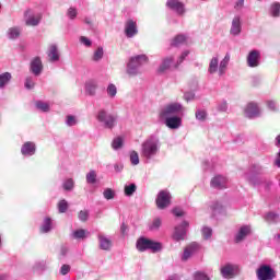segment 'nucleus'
Returning <instances> with one entry per match:
<instances>
[{
	"instance_id": "nucleus-64",
	"label": "nucleus",
	"mask_w": 280,
	"mask_h": 280,
	"mask_svg": "<svg viewBox=\"0 0 280 280\" xmlns=\"http://www.w3.org/2000/svg\"><path fill=\"white\" fill-rule=\"evenodd\" d=\"M244 8V0H237L234 4V10L240 11Z\"/></svg>"
},
{
	"instance_id": "nucleus-62",
	"label": "nucleus",
	"mask_w": 280,
	"mask_h": 280,
	"mask_svg": "<svg viewBox=\"0 0 280 280\" xmlns=\"http://www.w3.org/2000/svg\"><path fill=\"white\" fill-rule=\"evenodd\" d=\"M194 97H196V94L194 92H186L184 94V100L186 102H191V100H194Z\"/></svg>"
},
{
	"instance_id": "nucleus-24",
	"label": "nucleus",
	"mask_w": 280,
	"mask_h": 280,
	"mask_svg": "<svg viewBox=\"0 0 280 280\" xmlns=\"http://www.w3.org/2000/svg\"><path fill=\"white\" fill-rule=\"evenodd\" d=\"M85 93L92 97L97 93V82L94 79H90L85 82Z\"/></svg>"
},
{
	"instance_id": "nucleus-10",
	"label": "nucleus",
	"mask_w": 280,
	"mask_h": 280,
	"mask_svg": "<svg viewBox=\"0 0 280 280\" xmlns=\"http://www.w3.org/2000/svg\"><path fill=\"white\" fill-rule=\"evenodd\" d=\"M245 116L248 119H257V117L261 116V110H259V106L257 105V103H248L245 107Z\"/></svg>"
},
{
	"instance_id": "nucleus-28",
	"label": "nucleus",
	"mask_w": 280,
	"mask_h": 280,
	"mask_svg": "<svg viewBox=\"0 0 280 280\" xmlns=\"http://www.w3.org/2000/svg\"><path fill=\"white\" fill-rule=\"evenodd\" d=\"M208 72L213 75V73H220V60L218 57H213L210 60Z\"/></svg>"
},
{
	"instance_id": "nucleus-5",
	"label": "nucleus",
	"mask_w": 280,
	"mask_h": 280,
	"mask_svg": "<svg viewBox=\"0 0 280 280\" xmlns=\"http://www.w3.org/2000/svg\"><path fill=\"white\" fill-rule=\"evenodd\" d=\"M148 62V56L138 55L136 57H131L129 62L127 63V73L128 75H138L139 69L143 67Z\"/></svg>"
},
{
	"instance_id": "nucleus-16",
	"label": "nucleus",
	"mask_w": 280,
	"mask_h": 280,
	"mask_svg": "<svg viewBox=\"0 0 280 280\" xmlns=\"http://www.w3.org/2000/svg\"><path fill=\"white\" fill-rule=\"evenodd\" d=\"M228 184L229 179L222 175L214 176L210 182V185L213 189H226Z\"/></svg>"
},
{
	"instance_id": "nucleus-11",
	"label": "nucleus",
	"mask_w": 280,
	"mask_h": 280,
	"mask_svg": "<svg viewBox=\"0 0 280 280\" xmlns=\"http://www.w3.org/2000/svg\"><path fill=\"white\" fill-rule=\"evenodd\" d=\"M164 119L165 126L167 128H171V130H176L183 126V119L178 116H166V117H160Z\"/></svg>"
},
{
	"instance_id": "nucleus-38",
	"label": "nucleus",
	"mask_w": 280,
	"mask_h": 280,
	"mask_svg": "<svg viewBox=\"0 0 280 280\" xmlns=\"http://www.w3.org/2000/svg\"><path fill=\"white\" fill-rule=\"evenodd\" d=\"M86 183L89 185H95L97 183V173L95 171H90L86 174Z\"/></svg>"
},
{
	"instance_id": "nucleus-44",
	"label": "nucleus",
	"mask_w": 280,
	"mask_h": 280,
	"mask_svg": "<svg viewBox=\"0 0 280 280\" xmlns=\"http://www.w3.org/2000/svg\"><path fill=\"white\" fill-rule=\"evenodd\" d=\"M68 209H69V202H67V200L62 199L58 202L59 213H67Z\"/></svg>"
},
{
	"instance_id": "nucleus-25",
	"label": "nucleus",
	"mask_w": 280,
	"mask_h": 280,
	"mask_svg": "<svg viewBox=\"0 0 280 280\" xmlns=\"http://www.w3.org/2000/svg\"><path fill=\"white\" fill-rule=\"evenodd\" d=\"M42 19L43 15L40 13L32 14L26 18L25 24L31 27H36V25H39Z\"/></svg>"
},
{
	"instance_id": "nucleus-19",
	"label": "nucleus",
	"mask_w": 280,
	"mask_h": 280,
	"mask_svg": "<svg viewBox=\"0 0 280 280\" xmlns=\"http://www.w3.org/2000/svg\"><path fill=\"white\" fill-rule=\"evenodd\" d=\"M125 34L127 38H133L139 34V30L137 28V22L132 20H128L125 24Z\"/></svg>"
},
{
	"instance_id": "nucleus-7",
	"label": "nucleus",
	"mask_w": 280,
	"mask_h": 280,
	"mask_svg": "<svg viewBox=\"0 0 280 280\" xmlns=\"http://www.w3.org/2000/svg\"><path fill=\"white\" fill-rule=\"evenodd\" d=\"M158 209H167L172 205V194L167 190H161L155 199Z\"/></svg>"
},
{
	"instance_id": "nucleus-31",
	"label": "nucleus",
	"mask_w": 280,
	"mask_h": 280,
	"mask_svg": "<svg viewBox=\"0 0 280 280\" xmlns=\"http://www.w3.org/2000/svg\"><path fill=\"white\" fill-rule=\"evenodd\" d=\"M19 36H21V27H19V26L10 27L7 32V37L10 40H16V38H19Z\"/></svg>"
},
{
	"instance_id": "nucleus-57",
	"label": "nucleus",
	"mask_w": 280,
	"mask_h": 280,
	"mask_svg": "<svg viewBox=\"0 0 280 280\" xmlns=\"http://www.w3.org/2000/svg\"><path fill=\"white\" fill-rule=\"evenodd\" d=\"M68 18L73 21V19H75V16H78V9L73 8V7H70L68 9Z\"/></svg>"
},
{
	"instance_id": "nucleus-54",
	"label": "nucleus",
	"mask_w": 280,
	"mask_h": 280,
	"mask_svg": "<svg viewBox=\"0 0 280 280\" xmlns=\"http://www.w3.org/2000/svg\"><path fill=\"white\" fill-rule=\"evenodd\" d=\"M267 107L269 108V110H272L273 113H277V110H279V107L277 106V102L276 101H267L266 102Z\"/></svg>"
},
{
	"instance_id": "nucleus-23",
	"label": "nucleus",
	"mask_w": 280,
	"mask_h": 280,
	"mask_svg": "<svg viewBox=\"0 0 280 280\" xmlns=\"http://www.w3.org/2000/svg\"><path fill=\"white\" fill-rule=\"evenodd\" d=\"M97 238L101 250H110L113 246V241H110V238H108L104 234H98Z\"/></svg>"
},
{
	"instance_id": "nucleus-52",
	"label": "nucleus",
	"mask_w": 280,
	"mask_h": 280,
	"mask_svg": "<svg viewBox=\"0 0 280 280\" xmlns=\"http://www.w3.org/2000/svg\"><path fill=\"white\" fill-rule=\"evenodd\" d=\"M130 163L131 165H139V153L137 151L130 152Z\"/></svg>"
},
{
	"instance_id": "nucleus-42",
	"label": "nucleus",
	"mask_w": 280,
	"mask_h": 280,
	"mask_svg": "<svg viewBox=\"0 0 280 280\" xmlns=\"http://www.w3.org/2000/svg\"><path fill=\"white\" fill-rule=\"evenodd\" d=\"M24 86L25 89H27V91H32V89L36 86V81L34 80V77H26Z\"/></svg>"
},
{
	"instance_id": "nucleus-27",
	"label": "nucleus",
	"mask_w": 280,
	"mask_h": 280,
	"mask_svg": "<svg viewBox=\"0 0 280 280\" xmlns=\"http://www.w3.org/2000/svg\"><path fill=\"white\" fill-rule=\"evenodd\" d=\"M229 62H231V55L228 52L223 60L219 65V75L222 77L226 73V68L229 67Z\"/></svg>"
},
{
	"instance_id": "nucleus-45",
	"label": "nucleus",
	"mask_w": 280,
	"mask_h": 280,
	"mask_svg": "<svg viewBox=\"0 0 280 280\" xmlns=\"http://www.w3.org/2000/svg\"><path fill=\"white\" fill-rule=\"evenodd\" d=\"M270 13L273 16H280V3L273 2L270 7Z\"/></svg>"
},
{
	"instance_id": "nucleus-48",
	"label": "nucleus",
	"mask_w": 280,
	"mask_h": 280,
	"mask_svg": "<svg viewBox=\"0 0 280 280\" xmlns=\"http://www.w3.org/2000/svg\"><path fill=\"white\" fill-rule=\"evenodd\" d=\"M72 237L74 240H84V237H86V231L84 230H75L73 233H72Z\"/></svg>"
},
{
	"instance_id": "nucleus-30",
	"label": "nucleus",
	"mask_w": 280,
	"mask_h": 280,
	"mask_svg": "<svg viewBox=\"0 0 280 280\" xmlns=\"http://www.w3.org/2000/svg\"><path fill=\"white\" fill-rule=\"evenodd\" d=\"M209 207L214 215L226 211V208L220 201H211Z\"/></svg>"
},
{
	"instance_id": "nucleus-40",
	"label": "nucleus",
	"mask_w": 280,
	"mask_h": 280,
	"mask_svg": "<svg viewBox=\"0 0 280 280\" xmlns=\"http://www.w3.org/2000/svg\"><path fill=\"white\" fill-rule=\"evenodd\" d=\"M47 268V264L45 262V260H42V261H37L34 264L33 266V271L35 272H43L44 270H46Z\"/></svg>"
},
{
	"instance_id": "nucleus-17",
	"label": "nucleus",
	"mask_w": 280,
	"mask_h": 280,
	"mask_svg": "<svg viewBox=\"0 0 280 280\" xmlns=\"http://www.w3.org/2000/svg\"><path fill=\"white\" fill-rule=\"evenodd\" d=\"M22 156H34L36 154V143L33 141L24 142L21 147Z\"/></svg>"
},
{
	"instance_id": "nucleus-34",
	"label": "nucleus",
	"mask_w": 280,
	"mask_h": 280,
	"mask_svg": "<svg viewBox=\"0 0 280 280\" xmlns=\"http://www.w3.org/2000/svg\"><path fill=\"white\" fill-rule=\"evenodd\" d=\"M187 40V35L179 34L176 35L175 38L172 40L171 45L172 47H180Z\"/></svg>"
},
{
	"instance_id": "nucleus-21",
	"label": "nucleus",
	"mask_w": 280,
	"mask_h": 280,
	"mask_svg": "<svg viewBox=\"0 0 280 280\" xmlns=\"http://www.w3.org/2000/svg\"><path fill=\"white\" fill-rule=\"evenodd\" d=\"M47 56L49 62H58V60H60V52L58 51V46L56 44H51L48 47Z\"/></svg>"
},
{
	"instance_id": "nucleus-33",
	"label": "nucleus",
	"mask_w": 280,
	"mask_h": 280,
	"mask_svg": "<svg viewBox=\"0 0 280 280\" xmlns=\"http://www.w3.org/2000/svg\"><path fill=\"white\" fill-rule=\"evenodd\" d=\"M12 80V73L4 72L0 74V89H5L8 84H10V81Z\"/></svg>"
},
{
	"instance_id": "nucleus-12",
	"label": "nucleus",
	"mask_w": 280,
	"mask_h": 280,
	"mask_svg": "<svg viewBox=\"0 0 280 280\" xmlns=\"http://www.w3.org/2000/svg\"><path fill=\"white\" fill-rule=\"evenodd\" d=\"M261 60V52L259 50L254 49L249 51L247 55V66L252 69H255V67H259Z\"/></svg>"
},
{
	"instance_id": "nucleus-14",
	"label": "nucleus",
	"mask_w": 280,
	"mask_h": 280,
	"mask_svg": "<svg viewBox=\"0 0 280 280\" xmlns=\"http://www.w3.org/2000/svg\"><path fill=\"white\" fill-rule=\"evenodd\" d=\"M30 71L36 78L43 73V60L40 57H35L31 60Z\"/></svg>"
},
{
	"instance_id": "nucleus-1",
	"label": "nucleus",
	"mask_w": 280,
	"mask_h": 280,
	"mask_svg": "<svg viewBox=\"0 0 280 280\" xmlns=\"http://www.w3.org/2000/svg\"><path fill=\"white\" fill-rule=\"evenodd\" d=\"M159 152H161V140L158 136L152 135L142 142L140 154L145 163H152L154 158L159 156Z\"/></svg>"
},
{
	"instance_id": "nucleus-58",
	"label": "nucleus",
	"mask_w": 280,
	"mask_h": 280,
	"mask_svg": "<svg viewBox=\"0 0 280 280\" xmlns=\"http://www.w3.org/2000/svg\"><path fill=\"white\" fill-rule=\"evenodd\" d=\"M59 272L62 277L67 276L68 272H71V266L67 264L62 265Z\"/></svg>"
},
{
	"instance_id": "nucleus-20",
	"label": "nucleus",
	"mask_w": 280,
	"mask_h": 280,
	"mask_svg": "<svg viewBox=\"0 0 280 280\" xmlns=\"http://www.w3.org/2000/svg\"><path fill=\"white\" fill-rule=\"evenodd\" d=\"M248 235H250V225L241 226L238 232L235 235L236 244H240V242H244V240H246Z\"/></svg>"
},
{
	"instance_id": "nucleus-37",
	"label": "nucleus",
	"mask_w": 280,
	"mask_h": 280,
	"mask_svg": "<svg viewBox=\"0 0 280 280\" xmlns=\"http://www.w3.org/2000/svg\"><path fill=\"white\" fill-rule=\"evenodd\" d=\"M36 109L42 110V113H49V103L43 102V101H37L35 103Z\"/></svg>"
},
{
	"instance_id": "nucleus-8",
	"label": "nucleus",
	"mask_w": 280,
	"mask_h": 280,
	"mask_svg": "<svg viewBox=\"0 0 280 280\" xmlns=\"http://www.w3.org/2000/svg\"><path fill=\"white\" fill-rule=\"evenodd\" d=\"M180 110H183L180 103H171L161 109L160 117H172V115H176V113H180Z\"/></svg>"
},
{
	"instance_id": "nucleus-35",
	"label": "nucleus",
	"mask_w": 280,
	"mask_h": 280,
	"mask_svg": "<svg viewBox=\"0 0 280 280\" xmlns=\"http://www.w3.org/2000/svg\"><path fill=\"white\" fill-rule=\"evenodd\" d=\"M102 58H104V48L103 47H98L92 55L91 60L93 62H100V60H102Z\"/></svg>"
},
{
	"instance_id": "nucleus-2",
	"label": "nucleus",
	"mask_w": 280,
	"mask_h": 280,
	"mask_svg": "<svg viewBox=\"0 0 280 280\" xmlns=\"http://www.w3.org/2000/svg\"><path fill=\"white\" fill-rule=\"evenodd\" d=\"M264 168L259 165H253L247 173H245V179L253 187H259V185L264 184L265 189H270L272 187V182L266 180L261 177Z\"/></svg>"
},
{
	"instance_id": "nucleus-56",
	"label": "nucleus",
	"mask_w": 280,
	"mask_h": 280,
	"mask_svg": "<svg viewBox=\"0 0 280 280\" xmlns=\"http://www.w3.org/2000/svg\"><path fill=\"white\" fill-rule=\"evenodd\" d=\"M79 42L81 43V45H84V47H91L93 45V42L86 36H81L79 38Z\"/></svg>"
},
{
	"instance_id": "nucleus-63",
	"label": "nucleus",
	"mask_w": 280,
	"mask_h": 280,
	"mask_svg": "<svg viewBox=\"0 0 280 280\" xmlns=\"http://www.w3.org/2000/svg\"><path fill=\"white\" fill-rule=\"evenodd\" d=\"M173 214H175L176 218H183L185 215V212L180 208L173 209Z\"/></svg>"
},
{
	"instance_id": "nucleus-32",
	"label": "nucleus",
	"mask_w": 280,
	"mask_h": 280,
	"mask_svg": "<svg viewBox=\"0 0 280 280\" xmlns=\"http://www.w3.org/2000/svg\"><path fill=\"white\" fill-rule=\"evenodd\" d=\"M136 191H137V184L135 183L126 184L124 187V192H125V196H127V198L135 196Z\"/></svg>"
},
{
	"instance_id": "nucleus-6",
	"label": "nucleus",
	"mask_w": 280,
	"mask_h": 280,
	"mask_svg": "<svg viewBox=\"0 0 280 280\" xmlns=\"http://www.w3.org/2000/svg\"><path fill=\"white\" fill-rule=\"evenodd\" d=\"M256 278L257 280H276L277 279V271L272 266L268 264H261L256 269Z\"/></svg>"
},
{
	"instance_id": "nucleus-29",
	"label": "nucleus",
	"mask_w": 280,
	"mask_h": 280,
	"mask_svg": "<svg viewBox=\"0 0 280 280\" xmlns=\"http://www.w3.org/2000/svg\"><path fill=\"white\" fill-rule=\"evenodd\" d=\"M54 229V222L51 218L46 217L39 228L40 233H49Z\"/></svg>"
},
{
	"instance_id": "nucleus-53",
	"label": "nucleus",
	"mask_w": 280,
	"mask_h": 280,
	"mask_svg": "<svg viewBox=\"0 0 280 280\" xmlns=\"http://www.w3.org/2000/svg\"><path fill=\"white\" fill-rule=\"evenodd\" d=\"M217 110H219V113H226V110H229V104L226 101H221L217 106Z\"/></svg>"
},
{
	"instance_id": "nucleus-3",
	"label": "nucleus",
	"mask_w": 280,
	"mask_h": 280,
	"mask_svg": "<svg viewBox=\"0 0 280 280\" xmlns=\"http://www.w3.org/2000/svg\"><path fill=\"white\" fill-rule=\"evenodd\" d=\"M118 119H119V116L115 113L108 112V109L102 108L96 114V120L106 130H113V128L117 126Z\"/></svg>"
},
{
	"instance_id": "nucleus-61",
	"label": "nucleus",
	"mask_w": 280,
	"mask_h": 280,
	"mask_svg": "<svg viewBox=\"0 0 280 280\" xmlns=\"http://www.w3.org/2000/svg\"><path fill=\"white\" fill-rule=\"evenodd\" d=\"M187 56H189V50L183 51L179 59L177 60L176 67H178V65H183V61L187 58Z\"/></svg>"
},
{
	"instance_id": "nucleus-50",
	"label": "nucleus",
	"mask_w": 280,
	"mask_h": 280,
	"mask_svg": "<svg viewBox=\"0 0 280 280\" xmlns=\"http://www.w3.org/2000/svg\"><path fill=\"white\" fill-rule=\"evenodd\" d=\"M213 235V230L209 226H205L202 229V236L203 240H211V236Z\"/></svg>"
},
{
	"instance_id": "nucleus-36",
	"label": "nucleus",
	"mask_w": 280,
	"mask_h": 280,
	"mask_svg": "<svg viewBox=\"0 0 280 280\" xmlns=\"http://www.w3.org/2000/svg\"><path fill=\"white\" fill-rule=\"evenodd\" d=\"M161 224H163L161 218L153 219V221L149 223V231H159L161 229Z\"/></svg>"
},
{
	"instance_id": "nucleus-46",
	"label": "nucleus",
	"mask_w": 280,
	"mask_h": 280,
	"mask_svg": "<svg viewBox=\"0 0 280 280\" xmlns=\"http://www.w3.org/2000/svg\"><path fill=\"white\" fill-rule=\"evenodd\" d=\"M112 148L113 150H120V148H124V139L121 138H116L112 142Z\"/></svg>"
},
{
	"instance_id": "nucleus-60",
	"label": "nucleus",
	"mask_w": 280,
	"mask_h": 280,
	"mask_svg": "<svg viewBox=\"0 0 280 280\" xmlns=\"http://www.w3.org/2000/svg\"><path fill=\"white\" fill-rule=\"evenodd\" d=\"M79 220H81V222H86V220H89V211L81 210L79 212Z\"/></svg>"
},
{
	"instance_id": "nucleus-47",
	"label": "nucleus",
	"mask_w": 280,
	"mask_h": 280,
	"mask_svg": "<svg viewBox=\"0 0 280 280\" xmlns=\"http://www.w3.org/2000/svg\"><path fill=\"white\" fill-rule=\"evenodd\" d=\"M195 117L198 121H205L207 119V110L205 109H198L195 113Z\"/></svg>"
},
{
	"instance_id": "nucleus-41",
	"label": "nucleus",
	"mask_w": 280,
	"mask_h": 280,
	"mask_svg": "<svg viewBox=\"0 0 280 280\" xmlns=\"http://www.w3.org/2000/svg\"><path fill=\"white\" fill-rule=\"evenodd\" d=\"M62 187L65 191H73V187H75V182H73V178H68L63 182Z\"/></svg>"
},
{
	"instance_id": "nucleus-59",
	"label": "nucleus",
	"mask_w": 280,
	"mask_h": 280,
	"mask_svg": "<svg viewBox=\"0 0 280 280\" xmlns=\"http://www.w3.org/2000/svg\"><path fill=\"white\" fill-rule=\"evenodd\" d=\"M67 255H69V247L61 246V248L59 250V259H65V257H67Z\"/></svg>"
},
{
	"instance_id": "nucleus-13",
	"label": "nucleus",
	"mask_w": 280,
	"mask_h": 280,
	"mask_svg": "<svg viewBox=\"0 0 280 280\" xmlns=\"http://www.w3.org/2000/svg\"><path fill=\"white\" fill-rule=\"evenodd\" d=\"M166 7H168L173 12H176L178 16H183V14H185V3L179 0H167Z\"/></svg>"
},
{
	"instance_id": "nucleus-4",
	"label": "nucleus",
	"mask_w": 280,
	"mask_h": 280,
	"mask_svg": "<svg viewBox=\"0 0 280 280\" xmlns=\"http://www.w3.org/2000/svg\"><path fill=\"white\" fill-rule=\"evenodd\" d=\"M136 248L139 250V253H145V250L159 253V250H162L163 245L160 242L152 241L145 236H141L136 243Z\"/></svg>"
},
{
	"instance_id": "nucleus-26",
	"label": "nucleus",
	"mask_w": 280,
	"mask_h": 280,
	"mask_svg": "<svg viewBox=\"0 0 280 280\" xmlns=\"http://www.w3.org/2000/svg\"><path fill=\"white\" fill-rule=\"evenodd\" d=\"M172 65H174V57L171 56V57L164 58L158 69L159 73H165V71H168Z\"/></svg>"
},
{
	"instance_id": "nucleus-43",
	"label": "nucleus",
	"mask_w": 280,
	"mask_h": 280,
	"mask_svg": "<svg viewBox=\"0 0 280 280\" xmlns=\"http://www.w3.org/2000/svg\"><path fill=\"white\" fill-rule=\"evenodd\" d=\"M66 126H68L69 128H71L73 126H78V117H75L73 115H68L66 117Z\"/></svg>"
},
{
	"instance_id": "nucleus-18",
	"label": "nucleus",
	"mask_w": 280,
	"mask_h": 280,
	"mask_svg": "<svg viewBox=\"0 0 280 280\" xmlns=\"http://www.w3.org/2000/svg\"><path fill=\"white\" fill-rule=\"evenodd\" d=\"M230 34L232 36H240L242 34V18L240 15L233 18Z\"/></svg>"
},
{
	"instance_id": "nucleus-55",
	"label": "nucleus",
	"mask_w": 280,
	"mask_h": 280,
	"mask_svg": "<svg viewBox=\"0 0 280 280\" xmlns=\"http://www.w3.org/2000/svg\"><path fill=\"white\" fill-rule=\"evenodd\" d=\"M194 280H209V276L202 271H197L194 275Z\"/></svg>"
},
{
	"instance_id": "nucleus-22",
	"label": "nucleus",
	"mask_w": 280,
	"mask_h": 280,
	"mask_svg": "<svg viewBox=\"0 0 280 280\" xmlns=\"http://www.w3.org/2000/svg\"><path fill=\"white\" fill-rule=\"evenodd\" d=\"M199 248L200 244L198 243H191L190 245H188L182 256L183 261H187V259H189V257H191V255H194Z\"/></svg>"
},
{
	"instance_id": "nucleus-51",
	"label": "nucleus",
	"mask_w": 280,
	"mask_h": 280,
	"mask_svg": "<svg viewBox=\"0 0 280 280\" xmlns=\"http://www.w3.org/2000/svg\"><path fill=\"white\" fill-rule=\"evenodd\" d=\"M107 95L112 98L117 95V86L115 84L112 83L107 86Z\"/></svg>"
},
{
	"instance_id": "nucleus-15",
	"label": "nucleus",
	"mask_w": 280,
	"mask_h": 280,
	"mask_svg": "<svg viewBox=\"0 0 280 280\" xmlns=\"http://www.w3.org/2000/svg\"><path fill=\"white\" fill-rule=\"evenodd\" d=\"M237 270H240L237 265L226 264L221 268V275L224 279H231V277H235V275H237Z\"/></svg>"
},
{
	"instance_id": "nucleus-49",
	"label": "nucleus",
	"mask_w": 280,
	"mask_h": 280,
	"mask_svg": "<svg viewBox=\"0 0 280 280\" xmlns=\"http://www.w3.org/2000/svg\"><path fill=\"white\" fill-rule=\"evenodd\" d=\"M103 196L105 200H113V198H115V190L110 189V188H106L103 191Z\"/></svg>"
},
{
	"instance_id": "nucleus-9",
	"label": "nucleus",
	"mask_w": 280,
	"mask_h": 280,
	"mask_svg": "<svg viewBox=\"0 0 280 280\" xmlns=\"http://www.w3.org/2000/svg\"><path fill=\"white\" fill-rule=\"evenodd\" d=\"M189 226V222L183 221L182 224L175 226L173 233V240L175 242H180L185 240V235H187V228Z\"/></svg>"
},
{
	"instance_id": "nucleus-39",
	"label": "nucleus",
	"mask_w": 280,
	"mask_h": 280,
	"mask_svg": "<svg viewBox=\"0 0 280 280\" xmlns=\"http://www.w3.org/2000/svg\"><path fill=\"white\" fill-rule=\"evenodd\" d=\"M266 222H269V224L279 222V214L275 212H269L265 215Z\"/></svg>"
}]
</instances>
